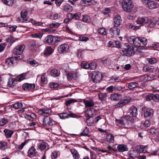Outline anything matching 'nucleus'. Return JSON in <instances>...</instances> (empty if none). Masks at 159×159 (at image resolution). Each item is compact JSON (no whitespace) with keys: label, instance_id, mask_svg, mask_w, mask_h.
<instances>
[{"label":"nucleus","instance_id":"obj_32","mask_svg":"<svg viewBox=\"0 0 159 159\" xmlns=\"http://www.w3.org/2000/svg\"><path fill=\"white\" fill-rule=\"evenodd\" d=\"M26 118L31 121H33L36 119V117L34 113L30 114V115L26 114L25 116Z\"/></svg>","mask_w":159,"mask_h":159},{"label":"nucleus","instance_id":"obj_9","mask_svg":"<svg viewBox=\"0 0 159 159\" xmlns=\"http://www.w3.org/2000/svg\"><path fill=\"white\" fill-rule=\"evenodd\" d=\"M38 148L41 151H46L49 149L48 144L47 143L42 141L38 144Z\"/></svg>","mask_w":159,"mask_h":159},{"label":"nucleus","instance_id":"obj_56","mask_svg":"<svg viewBox=\"0 0 159 159\" xmlns=\"http://www.w3.org/2000/svg\"><path fill=\"white\" fill-rule=\"evenodd\" d=\"M61 24V23L56 22L50 24L49 26L51 28H57Z\"/></svg>","mask_w":159,"mask_h":159},{"label":"nucleus","instance_id":"obj_51","mask_svg":"<svg viewBox=\"0 0 159 159\" xmlns=\"http://www.w3.org/2000/svg\"><path fill=\"white\" fill-rule=\"evenodd\" d=\"M7 148V143L6 142H3L0 143V148L2 150H5Z\"/></svg>","mask_w":159,"mask_h":159},{"label":"nucleus","instance_id":"obj_2","mask_svg":"<svg viewBox=\"0 0 159 159\" xmlns=\"http://www.w3.org/2000/svg\"><path fill=\"white\" fill-rule=\"evenodd\" d=\"M122 7L125 11H130L133 8L132 1L131 0H123L122 2Z\"/></svg>","mask_w":159,"mask_h":159},{"label":"nucleus","instance_id":"obj_61","mask_svg":"<svg viewBox=\"0 0 159 159\" xmlns=\"http://www.w3.org/2000/svg\"><path fill=\"white\" fill-rule=\"evenodd\" d=\"M152 99L154 101H158L159 100V95L158 94H153Z\"/></svg>","mask_w":159,"mask_h":159},{"label":"nucleus","instance_id":"obj_39","mask_svg":"<svg viewBox=\"0 0 159 159\" xmlns=\"http://www.w3.org/2000/svg\"><path fill=\"white\" fill-rule=\"evenodd\" d=\"M64 10L67 12H70L72 11V7L69 4H66L64 7Z\"/></svg>","mask_w":159,"mask_h":159},{"label":"nucleus","instance_id":"obj_19","mask_svg":"<svg viewBox=\"0 0 159 159\" xmlns=\"http://www.w3.org/2000/svg\"><path fill=\"white\" fill-rule=\"evenodd\" d=\"M114 26H118L119 25L121 22V17L120 15H116L114 18Z\"/></svg>","mask_w":159,"mask_h":159},{"label":"nucleus","instance_id":"obj_4","mask_svg":"<svg viewBox=\"0 0 159 159\" xmlns=\"http://www.w3.org/2000/svg\"><path fill=\"white\" fill-rule=\"evenodd\" d=\"M39 122L40 124L43 125H48L50 126H52L55 125L56 122L53 120L50 117H44L43 120H40Z\"/></svg>","mask_w":159,"mask_h":159},{"label":"nucleus","instance_id":"obj_13","mask_svg":"<svg viewBox=\"0 0 159 159\" xmlns=\"http://www.w3.org/2000/svg\"><path fill=\"white\" fill-rule=\"evenodd\" d=\"M147 4L148 7L151 9H156L159 7L158 3L151 0L148 1Z\"/></svg>","mask_w":159,"mask_h":159},{"label":"nucleus","instance_id":"obj_46","mask_svg":"<svg viewBox=\"0 0 159 159\" xmlns=\"http://www.w3.org/2000/svg\"><path fill=\"white\" fill-rule=\"evenodd\" d=\"M13 107L16 109L21 108L22 107V104L21 102H17L12 105Z\"/></svg>","mask_w":159,"mask_h":159},{"label":"nucleus","instance_id":"obj_60","mask_svg":"<svg viewBox=\"0 0 159 159\" xmlns=\"http://www.w3.org/2000/svg\"><path fill=\"white\" fill-rule=\"evenodd\" d=\"M89 69L90 70H94L96 67V65L95 62H92L89 63Z\"/></svg>","mask_w":159,"mask_h":159},{"label":"nucleus","instance_id":"obj_52","mask_svg":"<svg viewBox=\"0 0 159 159\" xmlns=\"http://www.w3.org/2000/svg\"><path fill=\"white\" fill-rule=\"evenodd\" d=\"M89 133V129L87 127H86L84 128L83 131L80 134L83 136H87Z\"/></svg>","mask_w":159,"mask_h":159},{"label":"nucleus","instance_id":"obj_57","mask_svg":"<svg viewBox=\"0 0 159 159\" xmlns=\"http://www.w3.org/2000/svg\"><path fill=\"white\" fill-rule=\"evenodd\" d=\"M77 36L79 37L78 40L79 41L86 42L88 41L89 39L87 37L82 36H80L79 35H77Z\"/></svg>","mask_w":159,"mask_h":159},{"label":"nucleus","instance_id":"obj_23","mask_svg":"<svg viewBox=\"0 0 159 159\" xmlns=\"http://www.w3.org/2000/svg\"><path fill=\"white\" fill-rule=\"evenodd\" d=\"M118 151L120 152H123L128 150L126 145L124 144H119L117 147Z\"/></svg>","mask_w":159,"mask_h":159},{"label":"nucleus","instance_id":"obj_38","mask_svg":"<svg viewBox=\"0 0 159 159\" xmlns=\"http://www.w3.org/2000/svg\"><path fill=\"white\" fill-rule=\"evenodd\" d=\"M123 118L125 120L128 122V124L131 123L133 120L132 117L129 115L125 116Z\"/></svg>","mask_w":159,"mask_h":159},{"label":"nucleus","instance_id":"obj_20","mask_svg":"<svg viewBox=\"0 0 159 159\" xmlns=\"http://www.w3.org/2000/svg\"><path fill=\"white\" fill-rule=\"evenodd\" d=\"M128 155L130 159H137L139 155V153L138 152L133 150L130 151L129 152Z\"/></svg>","mask_w":159,"mask_h":159},{"label":"nucleus","instance_id":"obj_7","mask_svg":"<svg viewBox=\"0 0 159 159\" xmlns=\"http://www.w3.org/2000/svg\"><path fill=\"white\" fill-rule=\"evenodd\" d=\"M25 46L23 44H20L17 46L14 50V53L16 55H21L25 48Z\"/></svg>","mask_w":159,"mask_h":159},{"label":"nucleus","instance_id":"obj_55","mask_svg":"<svg viewBox=\"0 0 159 159\" xmlns=\"http://www.w3.org/2000/svg\"><path fill=\"white\" fill-rule=\"evenodd\" d=\"M98 33L102 35H106L107 32L105 29L104 28H100L98 30Z\"/></svg>","mask_w":159,"mask_h":159},{"label":"nucleus","instance_id":"obj_44","mask_svg":"<svg viewBox=\"0 0 159 159\" xmlns=\"http://www.w3.org/2000/svg\"><path fill=\"white\" fill-rule=\"evenodd\" d=\"M82 21L84 22H89L91 21L90 17L87 15H83V16Z\"/></svg>","mask_w":159,"mask_h":159},{"label":"nucleus","instance_id":"obj_12","mask_svg":"<svg viewBox=\"0 0 159 159\" xmlns=\"http://www.w3.org/2000/svg\"><path fill=\"white\" fill-rule=\"evenodd\" d=\"M144 116L147 118H151L153 114V110L150 108H146L144 109Z\"/></svg>","mask_w":159,"mask_h":159},{"label":"nucleus","instance_id":"obj_14","mask_svg":"<svg viewBox=\"0 0 159 159\" xmlns=\"http://www.w3.org/2000/svg\"><path fill=\"white\" fill-rule=\"evenodd\" d=\"M130 101L128 99H124L119 101L115 105V107H122L127 103H129Z\"/></svg>","mask_w":159,"mask_h":159},{"label":"nucleus","instance_id":"obj_11","mask_svg":"<svg viewBox=\"0 0 159 159\" xmlns=\"http://www.w3.org/2000/svg\"><path fill=\"white\" fill-rule=\"evenodd\" d=\"M59 117L61 119H65L68 118L70 117H75L76 115L73 113H70L67 114L65 112H63L61 113H59L57 114Z\"/></svg>","mask_w":159,"mask_h":159},{"label":"nucleus","instance_id":"obj_49","mask_svg":"<svg viewBox=\"0 0 159 159\" xmlns=\"http://www.w3.org/2000/svg\"><path fill=\"white\" fill-rule=\"evenodd\" d=\"M77 102V100L75 99H71L66 102V104L68 106H70L71 104Z\"/></svg>","mask_w":159,"mask_h":159},{"label":"nucleus","instance_id":"obj_62","mask_svg":"<svg viewBox=\"0 0 159 159\" xmlns=\"http://www.w3.org/2000/svg\"><path fill=\"white\" fill-rule=\"evenodd\" d=\"M30 64L33 66H37L39 64L35 60H31L29 61Z\"/></svg>","mask_w":159,"mask_h":159},{"label":"nucleus","instance_id":"obj_41","mask_svg":"<svg viewBox=\"0 0 159 159\" xmlns=\"http://www.w3.org/2000/svg\"><path fill=\"white\" fill-rule=\"evenodd\" d=\"M41 80L42 83L44 84H46L48 82L47 78L46 77V74L44 73L42 75H41Z\"/></svg>","mask_w":159,"mask_h":159},{"label":"nucleus","instance_id":"obj_48","mask_svg":"<svg viewBox=\"0 0 159 159\" xmlns=\"http://www.w3.org/2000/svg\"><path fill=\"white\" fill-rule=\"evenodd\" d=\"M25 74L23 73L18 76L16 77V80L19 81L25 79Z\"/></svg>","mask_w":159,"mask_h":159},{"label":"nucleus","instance_id":"obj_34","mask_svg":"<svg viewBox=\"0 0 159 159\" xmlns=\"http://www.w3.org/2000/svg\"><path fill=\"white\" fill-rule=\"evenodd\" d=\"M51 75L54 77L58 76L60 74V71L56 69H52L50 72Z\"/></svg>","mask_w":159,"mask_h":159},{"label":"nucleus","instance_id":"obj_31","mask_svg":"<svg viewBox=\"0 0 159 159\" xmlns=\"http://www.w3.org/2000/svg\"><path fill=\"white\" fill-rule=\"evenodd\" d=\"M69 15L74 19L75 20H79L81 16V14L80 12H78L74 14L69 13Z\"/></svg>","mask_w":159,"mask_h":159},{"label":"nucleus","instance_id":"obj_10","mask_svg":"<svg viewBox=\"0 0 159 159\" xmlns=\"http://www.w3.org/2000/svg\"><path fill=\"white\" fill-rule=\"evenodd\" d=\"M51 112L52 111L49 108H41L39 110L38 113L39 115L48 117V116L51 113Z\"/></svg>","mask_w":159,"mask_h":159},{"label":"nucleus","instance_id":"obj_63","mask_svg":"<svg viewBox=\"0 0 159 159\" xmlns=\"http://www.w3.org/2000/svg\"><path fill=\"white\" fill-rule=\"evenodd\" d=\"M58 84L55 83H50L49 86L51 88H55L58 87Z\"/></svg>","mask_w":159,"mask_h":159},{"label":"nucleus","instance_id":"obj_42","mask_svg":"<svg viewBox=\"0 0 159 159\" xmlns=\"http://www.w3.org/2000/svg\"><path fill=\"white\" fill-rule=\"evenodd\" d=\"M106 139L108 141L111 143H113L114 142V136L111 134H108L107 135Z\"/></svg>","mask_w":159,"mask_h":159},{"label":"nucleus","instance_id":"obj_54","mask_svg":"<svg viewBox=\"0 0 159 159\" xmlns=\"http://www.w3.org/2000/svg\"><path fill=\"white\" fill-rule=\"evenodd\" d=\"M7 122L8 120L5 118H3L0 119V126L4 125Z\"/></svg>","mask_w":159,"mask_h":159},{"label":"nucleus","instance_id":"obj_24","mask_svg":"<svg viewBox=\"0 0 159 159\" xmlns=\"http://www.w3.org/2000/svg\"><path fill=\"white\" fill-rule=\"evenodd\" d=\"M54 36L51 35H49L46 37L44 40V42L49 44H52L53 43Z\"/></svg>","mask_w":159,"mask_h":159},{"label":"nucleus","instance_id":"obj_37","mask_svg":"<svg viewBox=\"0 0 159 159\" xmlns=\"http://www.w3.org/2000/svg\"><path fill=\"white\" fill-rule=\"evenodd\" d=\"M53 51L52 49L50 46H48L46 48L44 54L46 55H49L52 54Z\"/></svg>","mask_w":159,"mask_h":159},{"label":"nucleus","instance_id":"obj_43","mask_svg":"<svg viewBox=\"0 0 159 159\" xmlns=\"http://www.w3.org/2000/svg\"><path fill=\"white\" fill-rule=\"evenodd\" d=\"M15 80L11 78H10L8 82V85L10 87H13L14 84Z\"/></svg>","mask_w":159,"mask_h":159},{"label":"nucleus","instance_id":"obj_17","mask_svg":"<svg viewBox=\"0 0 159 159\" xmlns=\"http://www.w3.org/2000/svg\"><path fill=\"white\" fill-rule=\"evenodd\" d=\"M154 77L152 75L146 74L141 76L140 80L141 81H148L153 79Z\"/></svg>","mask_w":159,"mask_h":159},{"label":"nucleus","instance_id":"obj_30","mask_svg":"<svg viewBox=\"0 0 159 159\" xmlns=\"http://www.w3.org/2000/svg\"><path fill=\"white\" fill-rule=\"evenodd\" d=\"M36 152L37 151L35 148L32 147L29 149L28 151V156L29 157H33L35 155Z\"/></svg>","mask_w":159,"mask_h":159},{"label":"nucleus","instance_id":"obj_29","mask_svg":"<svg viewBox=\"0 0 159 159\" xmlns=\"http://www.w3.org/2000/svg\"><path fill=\"white\" fill-rule=\"evenodd\" d=\"M3 132L5 134V136L7 138H11L14 133V131L7 129H5L3 130Z\"/></svg>","mask_w":159,"mask_h":159},{"label":"nucleus","instance_id":"obj_26","mask_svg":"<svg viewBox=\"0 0 159 159\" xmlns=\"http://www.w3.org/2000/svg\"><path fill=\"white\" fill-rule=\"evenodd\" d=\"M148 131L152 134H157L158 140H159V128L155 129L153 128H151L148 129Z\"/></svg>","mask_w":159,"mask_h":159},{"label":"nucleus","instance_id":"obj_21","mask_svg":"<svg viewBox=\"0 0 159 159\" xmlns=\"http://www.w3.org/2000/svg\"><path fill=\"white\" fill-rule=\"evenodd\" d=\"M83 102L86 108L93 107L94 105V102L92 100H86L84 99L83 100Z\"/></svg>","mask_w":159,"mask_h":159},{"label":"nucleus","instance_id":"obj_3","mask_svg":"<svg viewBox=\"0 0 159 159\" xmlns=\"http://www.w3.org/2000/svg\"><path fill=\"white\" fill-rule=\"evenodd\" d=\"M95 110L93 109L88 108L87 109V111L85 112V116L87 118L86 119V120L87 122V125L88 126H91L93 125V123H88L89 121L90 118L93 117L95 115Z\"/></svg>","mask_w":159,"mask_h":159},{"label":"nucleus","instance_id":"obj_36","mask_svg":"<svg viewBox=\"0 0 159 159\" xmlns=\"http://www.w3.org/2000/svg\"><path fill=\"white\" fill-rule=\"evenodd\" d=\"M71 152L74 159H78L79 158V155L76 150L74 149H72L71 150Z\"/></svg>","mask_w":159,"mask_h":159},{"label":"nucleus","instance_id":"obj_59","mask_svg":"<svg viewBox=\"0 0 159 159\" xmlns=\"http://www.w3.org/2000/svg\"><path fill=\"white\" fill-rule=\"evenodd\" d=\"M31 22L33 25H35L36 26H41L43 24V23L42 22H37L33 19L31 20Z\"/></svg>","mask_w":159,"mask_h":159},{"label":"nucleus","instance_id":"obj_47","mask_svg":"<svg viewBox=\"0 0 159 159\" xmlns=\"http://www.w3.org/2000/svg\"><path fill=\"white\" fill-rule=\"evenodd\" d=\"M66 73L67 79L69 81H70L72 78V72L70 71H66Z\"/></svg>","mask_w":159,"mask_h":159},{"label":"nucleus","instance_id":"obj_5","mask_svg":"<svg viewBox=\"0 0 159 159\" xmlns=\"http://www.w3.org/2000/svg\"><path fill=\"white\" fill-rule=\"evenodd\" d=\"M102 79L101 74L99 72L94 71L92 76L93 81L95 83H99Z\"/></svg>","mask_w":159,"mask_h":159},{"label":"nucleus","instance_id":"obj_50","mask_svg":"<svg viewBox=\"0 0 159 159\" xmlns=\"http://www.w3.org/2000/svg\"><path fill=\"white\" fill-rule=\"evenodd\" d=\"M27 15V12L25 10H22L20 13L21 17L22 18H24V19H27L26 18Z\"/></svg>","mask_w":159,"mask_h":159},{"label":"nucleus","instance_id":"obj_25","mask_svg":"<svg viewBox=\"0 0 159 159\" xmlns=\"http://www.w3.org/2000/svg\"><path fill=\"white\" fill-rule=\"evenodd\" d=\"M121 98V95L116 93L111 94L110 97L111 100L113 101H118Z\"/></svg>","mask_w":159,"mask_h":159},{"label":"nucleus","instance_id":"obj_53","mask_svg":"<svg viewBox=\"0 0 159 159\" xmlns=\"http://www.w3.org/2000/svg\"><path fill=\"white\" fill-rule=\"evenodd\" d=\"M42 35L43 34L40 33L32 34L31 35V36L33 38H37L39 39H41Z\"/></svg>","mask_w":159,"mask_h":159},{"label":"nucleus","instance_id":"obj_15","mask_svg":"<svg viewBox=\"0 0 159 159\" xmlns=\"http://www.w3.org/2000/svg\"><path fill=\"white\" fill-rule=\"evenodd\" d=\"M81 5L84 6H87L91 5H95L96 4V2L94 0L87 1L83 0L80 2Z\"/></svg>","mask_w":159,"mask_h":159},{"label":"nucleus","instance_id":"obj_1","mask_svg":"<svg viewBox=\"0 0 159 159\" xmlns=\"http://www.w3.org/2000/svg\"><path fill=\"white\" fill-rule=\"evenodd\" d=\"M128 42L136 47H143L147 44V39L145 38L135 37L132 36L128 38Z\"/></svg>","mask_w":159,"mask_h":159},{"label":"nucleus","instance_id":"obj_58","mask_svg":"<svg viewBox=\"0 0 159 159\" xmlns=\"http://www.w3.org/2000/svg\"><path fill=\"white\" fill-rule=\"evenodd\" d=\"M79 77V72L76 71L74 73H72V78L74 80H77Z\"/></svg>","mask_w":159,"mask_h":159},{"label":"nucleus","instance_id":"obj_28","mask_svg":"<svg viewBox=\"0 0 159 159\" xmlns=\"http://www.w3.org/2000/svg\"><path fill=\"white\" fill-rule=\"evenodd\" d=\"M129 112L133 116H136L137 114V109L134 106H132L130 108Z\"/></svg>","mask_w":159,"mask_h":159},{"label":"nucleus","instance_id":"obj_45","mask_svg":"<svg viewBox=\"0 0 159 159\" xmlns=\"http://www.w3.org/2000/svg\"><path fill=\"white\" fill-rule=\"evenodd\" d=\"M156 24V20H150L148 25V26L150 28H153L155 26Z\"/></svg>","mask_w":159,"mask_h":159},{"label":"nucleus","instance_id":"obj_33","mask_svg":"<svg viewBox=\"0 0 159 159\" xmlns=\"http://www.w3.org/2000/svg\"><path fill=\"white\" fill-rule=\"evenodd\" d=\"M139 86V84L136 82H131L128 84V88L130 89L138 88Z\"/></svg>","mask_w":159,"mask_h":159},{"label":"nucleus","instance_id":"obj_35","mask_svg":"<svg viewBox=\"0 0 159 159\" xmlns=\"http://www.w3.org/2000/svg\"><path fill=\"white\" fill-rule=\"evenodd\" d=\"M139 150L142 153H145L147 152L148 149L147 146L139 145Z\"/></svg>","mask_w":159,"mask_h":159},{"label":"nucleus","instance_id":"obj_64","mask_svg":"<svg viewBox=\"0 0 159 159\" xmlns=\"http://www.w3.org/2000/svg\"><path fill=\"white\" fill-rule=\"evenodd\" d=\"M148 61L151 64H153L156 62L157 60L155 58H151L148 59Z\"/></svg>","mask_w":159,"mask_h":159},{"label":"nucleus","instance_id":"obj_40","mask_svg":"<svg viewBox=\"0 0 159 159\" xmlns=\"http://www.w3.org/2000/svg\"><path fill=\"white\" fill-rule=\"evenodd\" d=\"M3 3L9 6H12L14 3V0H2Z\"/></svg>","mask_w":159,"mask_h":159},{"label":"nucleus","instance_id":"obj_8","mask_svg":"<svg viewBox=\"0 0 159 159\" xmlns=\"http://www.w3.org/2000/svg\"><path fill=\"white\" fill-rule=\"evenodd\" d=\"M69 46L67 44L64 43L59 45L57 48V51L59 53H62L67 52L69 50Z\"/></svg>","mask_w":159,"mask_h":159},{"label":"nucleus","instance_id":"obj_27","mask_svg":"<svg viewBox=\"0 0 159 159\" xmlns=\"http://www.w3.org/2000/svg\"><path fill=\"white\" fill-rule=\"evenodd\" d=\"M98 98L102 102H105L107 99V94L106 93H99L98 94Z\"/></svg>","mask_w":159,"mask_h":159},{"label":"nucleus","instance_id":"obj_16","mask_svg":"<svg viewBox=\"0 0 159 159\" xmlns=\"http://www.w3.org/2000/svg\"><path fill=\"white\" fill-rule=\"evenodd\" d=\"M35 87V85L34 84L25 83L23 85V88L24 90L28 91L33 90Z\"/></svg>","mask_w":159,"mask_h":159},{"label":"nucleus","instance_id":"obj_22","mask_svg":"<svg viewBox=\"0 0 159 159\" xmlns=\"http://www.w3.org/2000/svg\"><path fill=\"white\" fill-rule=\"evenodd\" d=\"M154 67L152 66H144L143 68V71L144 72H152L154 70Z\"/></svg>","mask_w":159,"mask_h":159},{"label":"nucleus","instance_id":"obj_18","mask_svg":"<svg viewBox=\"0 0 159 159\" xmlns=\"http://www.w3.org/2000/svg\"><path fill=\"white\" fill-rule=\"evenodd\" d=\"M111 34L114 36L119 35L120 34V30L117 26H114L111 27L110 29Z\"/></svg>","mask_w":159,"mask_h":159},{"label":"nucleus","instance_id":"obj_6","mask_svg":"<svg viewBox=\"0 0 159 159\" xmlns=\"http://www.w3.org/2000/svg\"><path fill=\"white\" fill-rule=\"evenodd\" d=\"M149 21V18L145 16L139 17L136 20V22L138 24L140 25L141 26L147 23Z\"/></svg>","mask_w":159,"mask_h":159}]
</instances>
